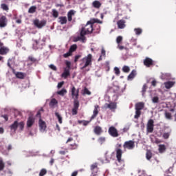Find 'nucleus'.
I'll return each instance as SVG.
<instances>
[{"instance_id":"f257e3e1","label":"nucleus","mask_w":176,"mask_h":176,"mask_svg":"<svg viewBox=\"0 0 176 176\" xmlns=\"http://www.w3.org/2000/svg\"><path fill=\"white\" fill-rule=\"evenodd\" d=\"M94 23L102 24V21H100L99 19H91L81 30L80 37L73 38H72V41H73V42H78V41H82V42H85V35H87V34H91L93 32V24H94Z\"/></svg>"},{"instance_id":"f03ea898","label":"nucleus","mask_w":176,"mask_h":176,"mask_svg":"<svg viewBox=\"0 0 176 176\" xmlns=\"http://www.w3.org/2000/svg\"><path fill=\"white\" fill-rule=\"evenodd\" d=\"M93 60V55L91 54H88L87 56H85L82 60V63L80 64V65L82 67H80V69H85V68H87V67H89V65H91Z\"/></svg>"},{"instance_id":"7ed1b4c3","label":"nucleus","mask_w":176,"mask_h":176,"mask_svg":"<svg viewBox=\"0 0 176 176\" xmlns=\"http://www.w3.org/2000/svg\"><path fill=\"white\" fill-rule=\"evenodd\" d=\"M24 122L23 121L19 123L18 121H14V123L10 126V129L11 131H14V133H16L18 127L21 131H23L24 130Z\"/></svg>"},{"instance_id":"20e7f679","label":"nucleus","mask_w":176,"mask_h":176,"mask_svg":"<svg viewBox=\"0 0 176 176\" xmlns=\"http://www.w3.org/2000/svg\"><path fill=\"white\" fill-rule=\"evenodd\" d=\"M36 116V118H40L38 120V127L40 131H41V133H43L44 131H45L47 126H46V122L42 120V118H41V111H38Z\"/></svg>"},{"instance_id":"39448f33","label":"nucleus","mask_w":176,"mask_h":176,"mask_svg":"<svg viewBox=\"0 0 176 176\" xmlns=\"http://www.w3.org/2000/svg\"><path fill=\"white\" fill-rule=\"evenodd\" d=\"M122 144L118 143L116 145V158L118 162L120 163L122 162V155H123V151L122 150Z\"/></svg>"},{"instance_id":"423d86ee","label":"nucleus","mask_w":176,"mask_h":176,"mask_svg":"<svg viewBox=\"0 0 176 176\" xmlns=\"http://www.w3.org/2000/svg\"><path fill=\"white\" fill-rule=\"evenodd\" d=\"M72 97L74 100V102L76 101L79 102V89H76L75 87H72L71 89Z\"/></svg>"},{"instance_id":"0eeeda50","label":"nucleus","mask_w":176,"mask_h":176,"mask_svg":"<svg viewBox=\"0 0 176 176\" xmlns=\"http://www.w3.org/2000/svg\"><path fill=\"white\" fill-rule=\"evenodd\" d=\"M108 133L109 135H111L113 138H116L120 135L119 131H118V129L115 126H110L109 128Z\"/></svg>"},{"instance_id":"6e6552de","label":"nucleus","mask_w":176,"mask_h":176,"mask_svg":"<svg viewBox=\"0 0 176 176\" xmlns=\"http://www.w3.org/2000/svg\"><path fill=\"white\" fill-rule=\"evenodd\" d=\"M135 146V144L133 140L126 141L123 144L124 149L131 150V149H134Z\"/></svg>"},{"instance_id":"1a4fd4ad","label":"nucleus","mask_w":176,"mask_h":176,"mask_svg":"<svg viewBox=\"0 0 176 176\" xmlns=\"http://www.w3.org/2000/svg\"><path fill=\"white\" fill-rule=\"evenodd\" d=\"M154 123H155V122L152 119H150L148 121L147 125H146L147 133H153V129H154L153 127H155Z\"/></svg>"},{"instance_id":"9d476101","label":"nucleus","mask_w":176,"mask_h":176,"mask_svg":"<svg viewBox=\"0 0 176 176\" xmlns=\"http://www.w3.org/2000/svg\"><path fill=\"white\" fill-rule=\"evenodd\" d=\"M34 24L37 28H42L46 25V21H39L36 19L34 21Z\"/></svg>"},{"instance_id":"9b49d317","label":"nucleus","mask_w":176,"mask_h":176,"mask_svg":"<svg viewBox=\"0 0 176 176\" xmlns=\"http://www.w3.org/2000/svg\"><path fill=\"white\" fill-rule=\"evenodd\" d=\"M79 102H74V107L72 109V113L73 116L78 115V109H79Z\"/></svg>"},{"instance_id":"f8f14e48","label":"nucleus","mask_w":176,"mask_h":176,"mask_svg":"<svg viewBox=\"0 0 176 176\" xmlns=\"http://www.w3.org/2000/svg\"><path fill=\"white\" fill-rule=\"evenodd\" d=\"M144 65L147 67V68H149V67L153 65V60L151 58L147 57L144 60Z\"/></svg>"},{"instance_id":"ddd939ff","label":"nucleus","mask_w":176,"mask_h":176,"mask_svg":"<svg viewBox=\"0 0 176 176\" xmlns=\"http://www.w3.org/2000/svg\"><path fill=\"white\" fill-rule=\"evenodd\" d=\"M8 24V19H6V16H3L0 18V27L3 28V27H6Z\"/></svg>"},{"instance_id":"4468645a","label":"nucleus","mask_w":176,"mask_h":176,"mask_svg":"<svg viewBox=\"0 0 176 176\" xmlns=\"http://www.w3.org/2000/svg\"><path fill=\"white\" fill-rule=\"evenodd\" d=\"M35 123V118L32 116H30L27 121V127H32Z\"/></svg>"},{"instance_id":"2eb2a0df","label":"nucleus","mask_w":176,"mask_h":176,"mask_svg":"<svg viewBox=\"0 0 176 176\" xmlns=\"http://www.w3.org/2000/svg\"><path fill=\"white\" fill-rule=\"evenodd\" d=\"M98 108H100L98 104L94 106V113L91 117V120H93V119H96V118H97V115H98Z\"/></svg>"},{"instance_id":"dca6fc26","label":"nucleus","mask_w":176,"mask_h":176,"mask_svg":"<svg viewBox=\"0 0 176 176\" xmlns=\"http://www.w3.org/2000/svg\"><path fill=\"white\" fill-rule=\"evenodd\" d=\"M166 89H171L175 85V82L174 81H167L164 83Z\"/></svg>"},{"instance_id":"f3484780","label":"nucleus","mask_w":176,"mask_h":176,"mask_svg":"<svg viewBox=\"0 0 176 176\" xmlns=\"http://www.w3.org/2000/svg\"><path fill=\"white\" fill-rule=\"evenodd\" d=\"M94 133H95L96 135H101V133H102V128L100 126H95Z\"/></svg>"},{"instance_id":"a211bd4d","label":"nucleus","mask_w":176,"mask_h":176,"mask_svg":"<svg viewBox=\"0 0 176 176\" xmlns=\"http://www.w3.org/2000/svg\"><path fill=\"white\" fill-rule=\"evenodd\" d=\"M136 75H137V71H135V69L132 70L130 74L127 77V80H133V78H135Z\"/></svg>"},{"instance_id":"6ab92c4d","label":"nucleus","mask_w":176,"mask_h":176,"mask_svg":"<svg viewBox=\"0 0 176 176\" xmlns=\"http://www.w3.org/2000/svg\"><path fill=\"white\" fill-rule=\"evenodd\" d=\"M171 129H169L167 132H164L162 135L164 140H168L170 138V135H171Z\"/></svg>"},{"instance_id":"aec40b11","label":"nucleus","mask_w":176,"mask_h":176,"mask_svg":"<svg viewBox=\"0 0 176 176\" xmlns=\"http://www.w3.org/2000/svg\"><path fill=\"white\" fill-rule=\"evenodd\" d=\"M144 107H145V104L142 102H140L135 104V109L141 111L142 109H144Z\"/></svg>"},{"instance_id":"412c9836","label":"nucleus","mask_w":176,"mask_h":176,"mask_svg":"<svg viewBox=\"0 0 176 176\" xmlns=\"http://www.w3.org/2000/svg\"><path fill=\"white\" fill-rule=\"evenodd\" d=\"M118 28L120 30L126 27V21L124 20H120L117 23Z\"/></svg>"},{"instance_id":"4be33fe9","label":"nucleus","mask_w":176,"mask_h":176,"mask_svg":"<svg viewBox=\"0 0 176 176\" xmlns=\"http://www.w3.org/2000/svg\"><path fill=\"white\" fill-rule=\"evenodd\" d=\"M8 53H9V48L6 47H1L0 48V54H1L2 56L8 54Z\"/></svg>"},{"instance_id":"5701e85b","label":"nucleus","mask_w":176,"mask_h":176,"mask_svg":"<svg viewBox=\"0 0 176 176\" xmlns=\"http://www.w3.org/2000/svg\"><path fill=\"white\" fill-rule=\"evenodd\" d=\"M58 23L62 25L64 24H67V17L66 16H59L58 17Z\"/></svg>"},{"instance_id":"b1692460","label":"nucleus","mask_w":176,"mask_h":176,"mask_svg":"<svg viewBox=\"0 0 176 176\" xmlns=\"http://www.w3.org/2000/svg\"><path fill=\"white\" fill-rule=\"evenodd\" d=\"M69 75H70L69 69H65L63 73L62 74L63 78H65V79H67V78H68Z\"/></svg>"},{"instance_id":"393cba45","label":"nucleus","mask_w":176,"mask_h":176,"mask_svg":"<svg viewBox=\"0 0 176 176\" xmlns=\"http://www.w3.org/2000/svg\"><path fill=\"white\" fill-rule=\"evenodd\" d=\"M107 108H109V109H116V102H111L109 104H106Z\"/></svg>"},{"instance_id":"a878e982","label":"nucleus","mask_w":176,"mask_h":176,"mask_svg":"<svg viewBox=\"0 0 176 176\" xmlns=\"http://www.w3.org/2000/svg\"><path fill=\"white\" fill-rule=\"evenodd\" d=\"M92 6L96 9H100V8H101V2H100L99 1H94L92 3Z\"/></svg>"},{"instance_id":"bb28decb","label":"nucleus","mask_w":176,"mask_h":176,"mask_svg":"<svg viewBox=\"0 0 176 176\" xmlns=\"http://www.w3.org/2000/svg\"><path fill=\"white\" fill-rule=\"evenodd\" d=\"M74 14H75V11H74V10H70L67 13L68 21H72V16H74Z\"/></svg>"},{"instance_id":"cd10ccee","label":"nucleus","mask_w":176,"mask_h":176,"mask_svg":"<svg viewBox=\"0 0 176 176\" xmlns=\"http://www.w3.org/2000/svg\"><path fill=\"white\" fill-rule=\"evenodd\" d=\"M158 146H159L158 151H159L160 153H163L165 152V151H166V145H164V144H160Z\"/></svg>"},{"instance_id":"c85d7f7f","label":"nucleus","mask_w":176,"mask_h":176,"mask_svg":"<svg viewBox=\"0 0 176 176\" xmlns=\"http://www.w3.org/2000/svg\"><path fill=\"white\" fill-rule=\"evenodd\" d=\"M105 49L103 47L101 50V55L100 56L99 58L98 59V61H101L102 60V57L105 58Z\"/></svg>"},{"instance_id":"c756f323","label":"nucleus","mask_w":176,"mask_h":176,"mask_svg":"<svg viewBox=\"0 0 176 176\" xmlns=\"http://www.w3.org/2000/svg\"><path fill=\"white\" fill-rule=\"evenodd\" d=\"M16 76L18 79H24V78H25V74L23 72H17Z\"/></svg>"},{"instance_id":"7c9ffc66","label":"nucleus","mask_w":176,"mask_h":176,"mask_svg":"<svg viewBox=\"0 0 176 176\" xmlns=\"http://www.w3.org/2000/svg\"><path fill=\"white\" fill-rule=\"evenodd\" d=\"M57 94H58V96H61L62 97H64V96L67 94V89L63 88L60 91H57Z\"/></svg>"},{"instance_id":"2f4dec72","label":"nucleus","mask_w":176,"mask_h":176,"mask_svg":"<svg viewBox=\"0 0 176 176\" xmlns=\"http://www.w3.org/2000/svg\"><path fill=\"white\" fill-rule=\"evenodd\" d=\"M55 116H56V118L58 120V122L60 123V124H61L63 123V117H61V115H60L59 113L56 112L55 113Z\"/></svg>"},{"instance_id":"473e14b6","label":"nucleus","mask_w":176,"mask_h":176,"mask_svg":"<svg viewBox=\"0 0 176 176\" xmlns=\"http://www.w3.org/2000/svg\"><path fill=\"white\" fill-rule=\"evenodd\" d=\"M5 168V162H3V160L2 157H0V171H3Z\"/></svg>"},{"instance_id":"72a5a7b5","label":"nucleus","mask_w":176,"mask_h":176,"mask_svg":"<svg viewBox=\"0 0 176 176\" xmlns=\"http://www.w3.org/2000/svg\"><path fill=\"white\" fill-rule=\"evenodd\" d=\"M164 115L166 119H168V120H171V119H173V116H171V113L166 111Z\"/></svg>"},{"instance_id":"f704fd0d","label":"nucleus","mask_w":176,"mask_h":176,"mask_svg":"<svg viewBox=\"0 0 176 176\" xmlns=\"http://www.w3.org/2000/svg\"><path fill=\"white\" fill-rule=\"evenodd\" d=\"M122 71L125 73V74H129V72H130V67L127 66V65H124L122 67Z\"/></svg>"},{"instance_id":"c9c22d12","label":"nucleus","mask_w":176,"mask_h":176,"mask_svg":"<svg viewBox=\"0 0 176 176\" xmlns=\"http://www.w3.org/2000/svg\"><path fill=\"white\" fill-rule=\"evenodd\" d=\"M141 116V110H137L135 109V114L134 116L135 119H138Z\"/></svg>"},{"instance_id":"e433bc0d","label":"nucleus","mask_w":176,"mask_h":176,"mask_svg":"<svg viewBox=\"0 0 176 176\" xmlns=\"http://www.w3.org/2000/svg\"><path fill=\"white\" fill-rule=\"evenodd\" d=\"M36 11V6H33L29 8L28 12L29 13H35Z\"/></svg>"},{"instance_id":"4c0bfd02","label":"nucleus","mask_w":176,"mask_h":176,"mask_svg":"<svg viewBox=\"0 0 176 176\" xmlns=\"http://www.w3.org/2000/svg\"><path fill=\"white\" fill-rule=\"evenodd\" d=\"M46 174H47V170L45 168H43L41 170L40 173H39V176H44L46 175Z\"/></svg>"},{"instance_id":"58836bf2","label":"nucleus","mask_w":176,"mask_h":176,"mask_svg":"<svg viewBox=\"0 0 176 176\" xmlns=\"http://www.w3.org/2000/svg\"><path fill=\"white\" fill-rule=\"evenodd\" d=\"M134 31L136 35H141V34H142V29L141 28H135Z\"/></svg>"},{"instance_id":"ea45409f","label":"nucleus","mask_w":176,"mask_h":176,"mask_svg":"<svg viewBox=\"0 0 176 176\" xmlns=\"http://www.w3.org/2000/svg\"><path fill=\"white\" fill-rule=\"evenodd\" d=\"M77 47H78L76 45H72L69 50V52L72 54L74 52H75V50H76Z\"/></svg>"},{"instance_id":"a19ab883","label":"nucleus","mask_w":176,"mask_h":176,"mask_svg":"<svg viewBox=\"0 0 176 176\" xmlns=\"http://www.w3.org/2000/svg\"><path fill=\"white\" fill-rule=\"evenodd\" d=\"M146 157L147 160H151V159H152V153L151 151H147Z\"/></svg>"},{"instance_id":"79ce46f5","label":"nucleus","mask_w":176,"mask_h":176,"mask_svg":"<svg viewBox=\"0 0 176 176\" xmlns=\"http://www.w3.org/2000/svg\"><path fill=\"white\" fill-rule=\"evenodd\" d=\"M146 89H148V85H146V84H144L142 89V93L143 96L145 94V93H146Z\"/></svg>"},{"instance_id":"37998d69","label":"nucleus","mask_w":176,"mask_h":176,"mask_svg":"<svg viewBox=\"0 0 176 176\" xmlns=\"http://www.w3.org/2000/svg\"><path fill=\"white\" fill-rule=\"evenodd\" d=\"M57 104V100L53 98L50 102V107H54V105H56Z\"/></svg>"},{"instance_id":"c03bdc74","label":"nucleus","mask_w":176,"mask_h":176,"mask_svg":"<svg viewBox=\"0 0 176 176\" xmlns=\"http://www.w3.org/2000/svg\"><path fill=\"white\" fill-rule=\"evenodd\" d=\"M52 16L55 17V19H57V17H58V12L56 10H52Z\"/></svg>"},{"instance_id":"a18cd8bd","label":"nucleus","mask_w":176,"mask_h":176,"mask_svg":"<svg viewBox=\"0 0 176 176\" xmlns=\"http://www.w3.org/2000/svg\"><path fill=\"white\" fill-rule=\"evenodd\" d=\"M98 143L102 145V144L105 142V138L100 137L98 139Z\"/></svg>"},{"instance_id":"49530a36","label":"nucleus","mask_w":176,"mask_h":176,"mask_svg":"<svg viewBox=\"0 0 176 176\" xmlns=\"http://www.w3.org/2000/svg\"><path fill=\"white\" fill-rule=\"evenodd\" d=\"M152 102H153V104H157V102H159V97L157 96H155L152 98Z\"/></svg>"},{"instance_id":"de8ad7c7","label":"nucleus","mask_w":176,"mask_h":176,"mask_svg":"<svg viewBox=\"0 0 176 176\" xmlns=\"http://www.w3.org/2000/svg\"><path fill=\"white\" fill-rule=\"evenodd\" d=\"M1 8L3 9V10H9V7H8V5L5 3L1 4Z\"/></svg>"},{"instance_id":"09e8293b","label":"nucleus","mask_w":176,"mask_h":176,"mask_svg":"<svg viewBox=\"0 0 176 176\" xmlns=\"http://www.w3.org/2000/svg\"><path fill=\"white\" fill-rule=\"evenodd\" d=\"M114 72H115L116 75H117L118 76H119L120 75V69H119L118 67H115Z\"/></svg>"},{"instance_id":"8fccbe9b","label":"nucleus","mask_w":176,"mask_h":176,"mask_svg":"<svg viewBox=\"0 0 176 176\" xmlns=\"http://www.w3.org/2000/svg\"><path fill=\"white\" fill-rule=\"evenodd\" d=\"M77 148H78V144H76V143L73 144H70V149L74 150V149H77Z\"/></svg>"},{"instance_id":"3c124183","label":"nucleus","mask_w":176,"mask_h":176,"mask_svg":"<svg viewBox=\"0 0 176 176\" xmlns=\"http://www.w3.org/2000/svg\"><path fill=\"white\" fill-rule=\"evenodd\" d=\"M28 60L31 61V63H36V58L32 56H29Z\"/></svg>"},{"instance_id":"603ef678","label":"nucleus","mask_w":176,"mask_h":176,"mask_svg":"<svg viewBox=\"0 0 176 176\" xmlns=\"http://www.w3.org/2000/svg\"><path fill=\"white\" fill-rule=\"evenodd\" d=\"M69 56H72V53L70 52L69 51L67 53L63 54V57L65 58L69 57Z\"/></svg>"},{"instance_id":"864d4df0","label":"nucleus","mask_w":176,"mask_h":176,"mask_svg":"<svg viewBox=\"0 0 176 176\" xmlns=\"http://www.w3.org/2000/svg\"><path fill=\"white\" fill-rule=\"evenodd\" d=\"M118 48L120 50H128L127 47L123 46V45H118Z\"/></svg>"},{"instance_id":"5fc2aeb1","label":"nucleus","mask_w":176,"mask_h":176,"mask_svg":"<svg viewBox=\"0 0 176 176\" xmlns=\"http://www.w3.org/2000/svg\"><path fill=\"white\" fill-rule=\"evenodd\" d=\"M123 40V37H122L121 36H119L118 37H117L116 39V42L117 43H120V42H122V41Z\"/></svg>"},{"instance_id":"6e6d98bb","label":"nucleus","mask_w":176,"mask_h":176,"mask_svg":"<svg viewBox=\"0 0 176 176\" xmlns=\"http://www.w3.org/2000/svg\"><path fill=\"white\" fill-rule=\"evenodd\" d=\"M84 94H87L88 96H90V94H91V92H90V91H89V89L87 88H85Z\"/></svg>"},{"instance_id":"4d7b16f0","label":"nucleus","mask_w":176,"mask_h":176,"mask_svg":"<svg viewBox=\"0 0 176 176\" xmlns=\"http://www.w3.org/2000/svg\"><path fill=\"white\" fill-rule=\"evenodd\" d=\"M63 85H64V81H62L58 83L57 87L58 89H61V87H63Z\"/></svg>"},{"instance_id":"13d9d810","label":"nucleus","mask_w":176,"mask_h":176,"mask_svg":"<svg viewBox=\"0 0 176 176\" xmlns=\"http://www.w3.org/2000/svg\"><path fill=\"white\" fill-rule=\"evenodd\" d=\"M98 165L97 163H95L91 166V170L93 171V170H95V168H97Z\"/></svg>"},{"instance_id":"bf43d9fd","label":"nucleus","mask_w":176,"mask_h":176,"mask_svg":"<svg viewBox=\"0 0 176 176\" xmlns=\"http://www.w3.org/2000/svg\"><path fill=\"white\" fill-rule=\"evenodd\" d=\"M50 68L52 69V71H57V67L54 65H50Z\"/></svg>"},{"instance_id":"052dcab7","label":"nucleus","mask_w":176,"mask_h":176,"mask_svg":"<svg viewBox=\"0 0 176 176\" xmlns=\"http://www.w3.org/2000/svg\"><path fill=\"white\" fill-rule=\"evenodd\" d=\"M166 76H168V74H162L160 76V78L162 79V80H164L166 79Z\"/></svg>"},{"instance_id":"680f3d73","label":"nucleus","mask_w":176,"mask_h":176,"mask_svg":"<svg viewBox=\"0 0 176 176\" xmlns=\"http://www.w3.org/2000/svg\"><path fill=\"white\" fill-rule=\"evenodd\" d=\"M80 57H82V56L76 55L74 58V63H78V60H79Z\"/></svg>"},{"instance_id":"e2e57ef3","label":"nucleus","mask_w":176,"mask_h":176,"mask_svg":"<svg viewBox=\"0 0 176 176\" xmlns=\"http://www.w3.org/2000/svg\"><path fill=\"white\" fill-rule=\"evenodd\" d=\"M1 118H3V119H5L6 122H8V120H9V116H8V115H3L1 116Z\"/></svg>"},{"instance_id":"0e129e2a","label":"nucleus","mask_w":176,"mask_h":176,"mask_svg":"<svg viewBox=\"0 0 176 176\" xmlns=\"http://www.w3.org/2000/svg\"><path fill=\"white\" fill-rule=\"evenodd\" d=\"M66 65H67V68H71V62L66 61Z\"/></svg>"},{"instance_id":"69168bd1","label":"nucleus","mask_w":176,"mask_h":176,"mask_svg":"<svg viewBox=\"0 0 176 176\" xmlns=\"http://www.w3.org/2000/svg\"><path fill=\"white\" fill-rule=\"evenodd\" d=\"M156 80H153L152 82H151V85L152 86H153L154 87H156Z\"/></svg>"},{"instance_id":"338daca9","label":"nucleus","mask_w":176,"mask_h":176,"mask_svg":"<svg viewBox=\"0 0 176 176\" xmlns=\"http://www.w3.org/2000/svg\"><path fill=\"white\" fill-rule=\"evenodd\" d=\"M68 152L67 150L66 151H60L59 153L60 155H65V153Z\"/></svg>"},{"instance_id":"774afa93","label":"nucleus","mask_w":176,"mask_h":176,"mask_svg":"<svg viewBox=\"0 0 176 176\" xmlns=\"http://www.w3.org/2000/svg\"><path fill=\"white\" fill-rule=\"evenodd\" d=\"M78 175V170H75L72 173V176H77Z\"/></svg>"}]
</instances>
